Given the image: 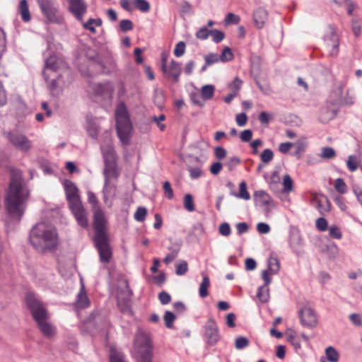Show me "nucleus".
Masks as SVG:
<instances>
[{
	"label": "nucleus",
	"instance_id": "obj_44",
	"mask_svg": "<svg viewBox=\"0 0 362 362\" xmlns=\"http://www.w3.org/2000/svg\"><path fill=\"white\" fill-rule=\"evenodd\" d=\"M240 198H242L245 200H248L250 198V194L247 190V185L245 182H242L240 184V191L238 194H235Z\"/></svg>",
	"mask_w": 362,
	"mask_h": 362
},
{
	"label": "nucleus",
	"instance_id": "obj_58",
	"mask_svg": "<svg viewBox=\"0 0 362 362\" xmlns=\"http://www.w3.org/2000/svg\"><path fill=\"white\" fill-rule=\"evenodd\" d=\"M316 227L320 231H325L327 228V221L325 218H318L316 221Z\"/></svg>",
	"mask_w": 362,
	"mask_h": 362
},
{
	"label": "nucleus",
	"instance_id": "obj_30",
	"mask_svg": "<svg viewBox=\"0 0 362 362\" xmlns=\"http://www.w3.org/2000/svg\"><path fill=\"white\" fill-rule=\"evenodd\" d=\"M19 11L23 21L28 22L30 20V13L27 0H21L19 5Z\"/></svg>",
	"mask_w": 362,
	"mask_h": 362
},
{
	"label": "nucleus",
	"instance_id": "obj_39",
	"mask_svg": "<svg viewBox=\"0 0 362 362\" xmlns=\"http://www.w3.org/2000/svg\"><path fill=\"white\" fill-rule=\"evenodd\" d=\"M260 158L262 163H269L274 158V153L271 149L266 148L261 153Z\"/></svg>",
	"mask_w": 362,
	"mask_h": 362
},
{
	"label": "nucleus",
	"instance_id": "obj_13",
	"mask_svg": "<svg viewBox=\"0 0 362 362\" xmlns=\"http://www.w3.org/2000/svg\"><path fill=\"white\" fill-rule=\"evenodd\" d=\"M204 337L209 346H214L220 339L218 326L214 318H209L204 326Z\"/></svg>",
	"mask_w": 362,
	"mask_h": 362
},
{
	"label": "nucleus",
	"instance_id": "obj_54",
	"mask_svg": "<svg viewBox=\"0 0 362 362\" xmlns=\"http://www.w3.org/2000/svg\"><path fill=\"white\" fill-rule=\"evenodd\" d=\"M158 299L162 305H167L171 301V296L170 295L163 291L158 294Z\"/></svg>",
	"mask_w": 362,
	"mask_h": 362
},
{
	"label": "nucleus",
	"instance_id": "obj_57",
	"mask_svg": "<svg viewBox=\"0 0 362 362\" xmlns=\"http://www.w3.org/2000/svg\"><path fill=\"white\" fill-rule=\"evenodd\" d=\"M329 236L332 238L341 239L342 237L341 232L337 226H331L329 228Z\"/></svg>",
	"mask_w": 362,
	"mask_h": 362
},
{
	"label": "nucleus",
	"instance_id": "obj_9",
	"mask_svg": "<svg viewBox=\"0 0 362 362\" xmlns=\"http://www.w3.org/2000/svg\"><path fill=\"white\" fill-rule=\"evenodd\" d=\"M4 135L15 148L21 151L26 152L31 148V141L18 131L4 132Z\"/></svg>",
	"mask_w": 362,
	"mask_h": 362
},
{
	"label": "nucleus",
	"instance_id": "obj_52",
	"mask_svg": "<svg viewBox=\"0 0 362 362\" xmlns=\"http://www.w3.org/2000/svg\"><path fill=\"white\" fill-rule=\"evenodd\" d=\"M119 28L122 31L127 32L132 30L134 28L133 23L130 20H122L119 22Z\"/></svg>",
	"mask_w": 362,
	"mask_h": 362
},
{
	"label": "nucleus",
	"instance_id": "obj_64",
	"mask_svg": "<svg viewBox=\"0 0 362 362\" xmlns=\"http://www.w3.org/2000/svg\"><path fill=\"white\" fill-rule=\"evenodd\" d=\"M189 175L192 179H197L202 175V170L199 168H188Z\"/></svg>",
	"mask_w": 362,
	"mask_h": 362
},
{
	"label": "nucleus",
	"instance_id": "obj_51",
	"mask_svg": "<svg viewBox=\"0 0 362 362\" xmlns=\"http://www.w3.org/2000/svg\"><path fill=\"white\" fill-rule=\"evenodd\" d=\"M206 65H212L220 61L219 55L216 53H209L204 57Z\"/></svg>",
	"mask_w": 362,
	"mask_h": 362
},
{
	"label": "nucleus",
	"instance_id": "obj_62",
	"mask_svg": "<svg viewBox=\"0 0 362 362\" xmlns=\"http://www.w3.org/2000/svg\"><path fill=\"white\" fill-rule=\"evenodd\" d=\"M219 233L223 236H228L230 233V227L228 223H223L219 226Z\"/></svg>",
	"mask_w": 362,
	"mask_h": 362
},
{
	"label": "nucleus",
	"instance_id": "obj_18",
	"mask_svg": "<svg viewBox=\"0 0 362 362\" xmlns=\"http://www.w3.org/2000/svg\"><path fill=\"white\" fill-rule=\"evenodd\" d=\"M64 185L69 206L81 203V200L80 199L78 189L76 185L73 182L66 180L64 182Z\"/></svg>",
	"mask_w": 362,
	"mask_h": 362
},
{
	"label": "nucleus",
	"instance_id": "obj_60",
	"mask_svg": "<svg viewBox=\"0 0 362 362\" xmlns=\"http://www.w3.org/2000/svg\"><path fill=\"white\" fill-rule=\"evenodd\" d=\"M240 163V159L237 157H233L230 158L227 163H226V165L228 167V170L230 171L233 170L236 165H238Z\"/></svg>",
	"mask_w": 362,
	"mask_h": 362
},
{
	"label": "nucleus",
	"instance_id": "obj_10",
	"mask_svg": "<svg viewBox=\"0 0 362 362\" xmlns=\"http://www.w3.org/2000/svg\"><path fill=\"white\" fill-rule=\"evenodd\" d=\"M107 221L100 208H95L93 211L94 239L107 238Z\"/></svg>",
	"mask_w": 362,
	"mask_h": 362
},
{
	"label": "nucleus",
	"instance_id": "obj_47",
	"mask_svg": "<svg viewBox=\"0 0 362 362\" xmlns=\"http://www.w3.org/2000/svg\"><path fill=\"white\" fill-rule=\"evenodd\" d=\"M334 188L339 194H344L346 191V185L344 180L338 178L335 180Z\"/></svg>",
	"mask_w": 362,
	"mask_h": 362
},
{
	"label": "nucleus",
	"instance_id": "obj_59",
	"mask_svg": "<svg viewBox=\"0 0 362 362\" xmlns=\"http://www.w3.org/2000/svg\"><path fill=\"white\" fill-rule=\"evenodd\" d=\"M243 81L239 78H235L234 80L229 83L228 88L231 90H238L241 88Z\"/></svg>",
	"mask_w": 362,
	"mask_h": 362
},
{
	"label": "nucleus",
	"instance_id": "obj_56",
	"mask_svg": "<svg viewBox=\"0 0 362 362\" xmlns=\"http://www.w3.org/2000/svg\"><path fill=\"white\" fill-rule=\"evenodd\" d=\"M88 201L90 204L93 205V211H94L95 208H100L98 206L97 197L93 192L89 191L88 192Z\"/></svg>",
	"mask_w": 362,
	"mask_h": 362
},
{
	"label": "nucleus",
	"instance_id": "obj_46",
	"mask_svg": "<svg viewBox=\"0 0 362 362\" xmlns=\"http://www.w3.org/2000/svg\"><path fill=\"white\" fill-rule=\"evenodd\" d=\"M135 7L142 12H148L150 10V4L146 0H135Z\"/></svg>",
	"mask_w": 362,
	"mask_h": 362
},
{
	"label": "nucleus",
	"instance_id": "obj_34",
	"mask_svg": "<svg viewBox=\"0 0 362 362\" xmlns=\"http://www.w3.org/2000/svg\"><path fill=\"white\" fill-rule=\"evenodd\" d=\"M76 304L78 308H84L88 306L89 300L86 293L83 291H81L78 294Z\"/></svg>",
	"mask_w": 362,
	"mask_h": 362
},
{
	"label": "nucleus",
	"instance_id": "obj_20",
	"mask_svg": "<svg viewBox=\"0 0 362 362\" xmlns=\"http://www.w3.org/2000/svg\"><path fill=\"white\" fill-rule=\"evenodd\" d=\"M312 205L315 207L320 214L325 215L329 212L331 204L327 197L323 194H315L312 200Z\"/></svg>",
	"mask_w": 362,
	"mask_h": 362
},
{
	"label": "nucleus",
	"instance_id": "obj_37",
	"mask_svg": "<svg viewBox=\"0 0 362 362\" xmlns=\"http://www.w3.org/2000/svg\"><path fill=\"white\" fill-rule=\"evenodd\" d=\"M283 191L284 192H289L293 189V182L289 175L286 174L284 176L283 179Z\"/></svg>",
	"mask_w": 362,
	"mask_h": 362
},
{
	"label": "nucleus",
	"instance_id": "obj_28",
	"mask_svg": "<svg viewBox=\"0 0 362 362\" xmlns=\"http://www.w3.org/2000/svg\"><path fill=\"white\" fill-rule=\"evenodd\" d=\"M267 263L268 269L264 271H268L269 276L270 275L276 274L280 269V263L275 252H272L270 253Z\"/></svg>",
	"mask_w": 362,
	"mask_h": 362
},
{
	"label": "nucleus",
	"instance_id": "obj_11",
	"mask_svg": "<svg viewBox=\"0 0 362 362\" xmlns=\"http://www.w3.org/2000/svg\"><path fill=\"white\" fill-rule=\"evenodd\" d=\"M103 175L105 177L103 194L104 197L106 198L112 192V189L115 188V185H110V180H117L119 176L117 163L105 165Z\"/></svg>",
	"mask_w": 362,
	"mask_h": 362
},
{
	"label": "nucleus",
	"instance_id": "obj_45",
	"mask_svg": "<svg viewBox=\"0 0 362 362\" xmlns=\"http://www.w3.org/2000/svg\"><path fill=\"white\" fill-rule=\"evenodd\" d=\"M188 271V264L185 260L181 261L180 263L176 264L175 273L177 275L182 276Z\"/></svg>",
	"mask_w": 362,
	"mask_h": 362
},
{
	"label": "nucleus",
	"instance_id": "obj_31",
	"mask_svg": "<svg viewBox=\"0 0 362 362\" xmlns=\"http://www.w3.org/2000/svg\"><path fill=\"white\" fill-rule=\"evenodd\" d=\"M325 355L329 362H338L339 354L333 346H328L325 349Z\"/></svg>",
	"mask_w": 362,
	"mask_h": 362
},
{
	"label": "nucleus",
	"instance_id": "obj_3",
	"mask_svg": "<svg viewBox=\"0 0 362 362\" xmlns=\"http://www.w3.org/2000/svg\"><path fill=\"white\" fill-rule=\"evenodd\" d=\"M25 302L42 334L47 338L52 337L55 329L48 322V311L43 303L33 293H26Z\"/></svg>",
	"mask_w": 362,
	"mask_h": 362
},
{
	"label": "nucleus",
	"instance_id": "obj_16",
	"mask_svg": "<svg viewBox=\"0 0 362 362\" xmlns=\"http://www.w3.org/2000/svg\"><path fill=\"white\" fill-rule=\"evenodd\" d=\"M69 208L77 223L83 228H88L89 226L88 212L83 207L82 202L69 206Z\"/></svg>",
	"mask_w": 362,
	"mask_h": 362
},
{
	"label": "nucleus",
	"instance_id": "obj_15",
	"mask_svg": "<svg viewBox=\"0 0 362 362\" xmlns=\"http://www.w3.org/2000/svg\"><path fill=\"white\" fill-rule=\"evenodd\" d=\"M68 10L79 22H83V16L87 13L88 6L85 0H66Z\"/></svg>",
	"mask_w": 362,
	"mask_h": 362
},
{
	"label": "nucleus",
	"instance_id": "obj_61",
	"mask_svg": "<svg viewBox=\"0 0 362 362\" xmlns=\"http://www.w3.org/2000/svg\"><path fill=\"white\" fill-rule=\"evenodd\" d=\"M349 319L354 325L357 327L362 326V319L359 314L352 313L349 315Z\"/></svg>",
	"mask_w": 362,
	"mask_h": 362
},
{
	"label": "nucleus",
	"instance_id": "obj_63",
	"mask_svg": "<svg viewBox=\"0 0 362 362\" xmlns=\"http://www.w3.org/2000/svg\"><path fill=\"white\" fill-rule=\"evenodd\" d=\"M252 137V132L250 129H245L240 133V138L243 142H248Z\"/></svg>",
	"mask_w": 362,
	"mask_h": 362
},
{
	"label": "nucleus",
	"instance_id": "obj_1",
	"mask_svg": "<svg viewBox=\"0 0 362 362\" xmlns=\"http://www.w3.org/2000/svg\"><path fill=\"white\" fill-rule=\"evenodd\" d=\"M10 182L6 193L5 205L8 214L19 221L26 208L30 191L24 182L22 172L13 167L9 168Z\"/></svg>",
	"mask_w": 362,
	"mask_h": 362
},
{
	"label": "nucleus",
	"instance_id": "obj_36",
	"mask_svg": "<svg viewBox=\"0 0 362 362\" xmlns=\"http://www.w3.org/2000/svg\"><path fill=\"white\" fill-rule=\"evenodd\" d=\"M176 319L175 315L171 311H165L163 316V320L165 322V325L168 328H172L173 326V322Z\"/></svg>",
	"mask_w": 362,
	"mask_h": 362
},
{
	"label": "nucleus",
	"instance_id": "obj_5",
	"mask_svg": "<svg viewBox=\"0 0 362 362\" xmlns=\"http://www.w3.org/2000/svg\"><path fill=\"white\" fill-rule=\"evenodd\" d=\"M115 115L117 136L123 145H128L130 141L132 124L124 103L121 102L117 105Z\"/></svg>",
	"mask_w": 362,
	"mask_h": 362
},
{
	"label": "nucleus",
	"instance_id": "obj_38",
	"mask_svg": "<svg viewBox=\"0 0 362 362\" xmlns=\"http://www.w3.org/2000/svg\"><path fill=\"white\" fill-rule=\"evenodd\" d=\"M184 207L185 209L188 211H193L195 209L194 202H193V197L189 194H187L184 197Z\"/></svg>",
	"mask_w": 362,
	"mask_h": 362
},
{
	"label": "nucleus",
	"instance_id": "obj_22",
	"mask_svg": "<svg viewBox=\"0 0 362 362\" xmlns=\"http://www.w3.org/2000/svg\"><path fill=\"white\" fill-rule=\"evenodd\" d=\"M163 73L165 78L177 81L181 74L180 64L175 60H172L169 67L167 66L166 71Z\"/></svg>",
	"mask_w": 362,
	"mask_h": 362
},
{
	"label": "nucleus",
	"instance_id": "obj_40",
	"mask_svg": "<svg viewBox=\"0 0 362 362\" xmlns=\"http://www.w3.org/2000/svg\"><path fill=\"white\" fill-rule=\"evenodd\" d=\"M210 35L212 37V40L216 43L221 42L225 38L224 33L217 29L211 30Z\"/></svg>",
	"mask_w": 362,
	"mask_h": 362
},
{
	"label": "nucleus",
	"instance_id": "obj_32",
	"mask_svg": "<svg viewBox=\"0 0 362 362\" xmlns=\"http://www.w3.org/2000/svg\"><path fill=\"white\" fill-rule=\"evenodd\" d=\"M209 278L207 276H204L199 289V293L201 298H206L209 295L208 288H209Z\"/></svg>",
	"mask_w": 362,
	"mask_h": 362
},
{
	"label": "nucleus",
	"instance_id": "obj_21",
	"mask_svg": "<svg viewBox=\"0 0 362 362\" xmlns=\"http://www.w3.org/2000/svg\"><path fill=\"white\" fill-rule=\"evenodd\" d=\"M262 278L264 281V284L258 288L257 296L262 303H265L269 299L268 286L272 282V279L269 276L268 271H262Z\"/></svg>",
	"mask_w": 362,
	"mask_h": 362
},
{
	"label": "nucleus",
	"instance_id": "obj_43",
	"mask_svg": "<svg viewBox=\"0 0 362 362\" xmlns=\"http://www.w3.org/2000/svg\"><path fill=\"white\" fill-rule=\"evenodd\" d=\"M250 344V341L247 338L245 337H238L235 339V347L237 349H243L247 347Z\"/></svg>",
	"mask_w": 362,
	"mask_h": 362
},
{
	"label": "nucleus",
	"instance_id": "obj_48",
	"mask_svg": "<svg viewBox=\"0 0 362 362\" xmlns=\"http://www.w3.org/2000/svg\"><path fill=\"white\" fill-rule=\"evenodd\" d=\"M185 43L182 41H180L178 43H177L173 51L174 55L177 57L182 56L185 54Z\"/></svg>",
	"mask_w": 362,
	"mask_h": 362
},
{
	"label": "nucleus",
	"instance_id": "obj_7",
	"mask_svg": "<svg viewBox=\"0 0 362 362\" xmlns=\"http://www.w3.org/2000/svg\"><path fill=\"white\" fill-rule=\"evenodd\" d=\"M129 282L126 279L120 280L117 286L116 298L117 305L123 314L132 315V296Z\"/></svg>",
	"mask_w": 362,
	"mask_h": 362
},
{
	"label": "nucleus",
	"instance_id": "obj_26",
	"mask_svg": "<svg viewBox=\"0 0 362 362\" xmlns=\"http://www.w3.org/2000/svg\"><path fill=\"white\" fill-rule=\"evenodd\" d=\"M214 92H191L192 102L198 106H203L205 101L213 98Z\"/></svg>",
	"mask_w": 362,
	"mask_h": 362
},
{
	"label": "nucleus",
	"instance_id": "obj_24",
	"mask_svg": "<svg viewBox=\"0 0 362 362\" xmlns=\"http://www.w3.org/2000/svg\"><path fill=\"white\" fill-rule=\"evenodd\" d=\"M255 203L260 206H274L271 197L265 191H255L253 194Z\"/></svg>",
	"mask_w": 362,
	"mask_h": 362
},
{
	"label": "nucleus",
	"instance_id": "obj_23",
	"mask_svg": "<svg viewBox=\"0 0 362 362\" xmlns=\"http://www.w3.org/2000/svg\"><path fill=\"white\" fill-rule=\"evenodd\" d=\"M105 165L117 163V157L114 147L111 144L101 146Z\"/></svg>",
	"mask_w": 362,
	"mask_h": 362
},
{
	"label": "nucleus",
	"instance_id": "obj_29",
	"mask_svg": "<svg viewBox=\"0 0 362 362\" xmlns=\"http://www.w3.org/2000/svg\"><path fill=\"white\" fill-rule=\"evenodd\" d=\"M83 29L88 30L92 34L97 33L96 27H100L103 24V21L98 18H89L86 22H81Z\"/></svg>",
	"mask_w": 362,
	"mask_h": 362
},
{
	"label": "nucleus",
	"instance_id": "obj_6",
	"mask_svg": "<svg viewBox=\"0 0 362 362\" xmlns=\"http://www.w3.org/2000/svg\"><path fill=\"white\" fill-rule=\"evenodd\" d=\"M134 345L137 362H152L153 345L148 334L138 329L134 337Z\"/></svg>",
	"mask_w": 362,
	"mask_h": 362
},
{
	"label": "nucleus",
	"instance_id": "obj_55",
	"mask_svg": "<svg viewBox=\"0 0 362 362\" xmlns=\"http://www.w3.org/2000/svg\"><path fill=\"white\" fill-rule=\"evenodd\" d=\"M163 190L164 194L168 199H171L173 198V190L171 187L170 183L168 181H165L163 183Z\"/></svg>",
	"mask_w": 362,
	"mask_h": 362
},
{
	"label": "nucleus",
	"instance_id": "obj_4",
	"mask_svg": "<svg viewBox=\"0 0 362 362\" xmlns=\"http://www.w3.org/2000/svg\"><path fill=\"white\" fill-rule=\"evenodd\" d=\"M61 63H62V62H59V59L55 55L50 56L46 60L43 76L48 85V88L50 89L63 88V86H60V83H62L63 86L65 85V82L62 81V78L66 77L70 79L71 78L70 71L66 69L63 74L57 78V80H56L57 77V71L60 68L59 64ZM69 82H70V80H69Z\"/></svg>",
	"mask_w": 362,
	"mask_h": 362
},
{
	"label": "nucleus",
	"instance_id": "obj_17",
	"mask_svg": "<svg viewBox=\"0 0 362 362\" xmlns=\"http://www.w3.org/2000/svg\"><path fill=\"white\" fill-rule=\"evenodd\" d=\"M301 324L307 327H315L317 324V319L314 309L304 307L299 312Z\"/></svg>",
	"mask_w": 362,
	"mask_h": 362
},
{
	"label": "nucleus",
	"instance_id": "obj_19",
	"mask_svg": "<svg viewBox=\"0 0 362 362\" xmlns=\"http://www.w3.org/2000/svg\"><path fill=\"white\" fill-rule=\"evenodd\" d=\"M327 103L336 106L351 105L353 103V99L349 96L348 92H330Z\"/></svg>",
	"mask_w": 362,
	"mask_h": 362
},
{
	"label": "nucleus",
	"instance_id": "obj_35",
	"mask_svg": "<svg viewBox=\"0 0 362 362\" xmlns=\"http://www.w3.org/2000/svg\"><path fill=\"white\" fill-rule=\"evenodd\" d=\"M234 57L233 53L231 50V49L228 47H225L221 55L219 56L220 61L223 62H226L231 61Z\"/></svg>",
	"mask_w": 362,
	"mask_h": 362
},
{
	"label": "nucleus",
	"instance_id": "obj_49",
	"mask_svg": "<svg viewBox=\"0 0 362 362\" xmlns=\"http://www.w3.org/2000/svg\"><path fill=\"white\" fill-rule=\"evenodd\" d=\"M210 30L206 27L201 28L197 31L196 37L202 40H206L210 35Z\"/></svg>",
	"mask_w": 362,
	"mask_h": 362
},
{
	"label": "nucleus",
	"instance_id": "obj_50",
	"mask_svg": "<svg viewBox=\"0 0 362 362\" xmlns=\"http://www.w3.org/2000/svg\"><path fill=\"white\" fill-rule=\"evenodd\" d=\"M6 49V37L4 30L0 28V58Z\"/></svg>",
	"mask_w": 362,
	"mask_h": 362
},
{
	"label": "nucleus",
	"instance_id": "obj_42",
	"mask_svg": "<svg viewBox=\"0 0 362 362\" xmlns=\"http://www.w3.org/2000/svg\"><path fill=\"white\" fill-rule=\"evenodd\" d=\"M240 22V18L233 13H228L225 18V23L226 25H237Z\"/></svg>",
	"mask_w": 362,
	"mask_h": 362
},
{
	"label": "nucleus",
	"instance_id": "obj_33",
	"mask_svg": "<svg viewBox=\"0 0 362 362\" xmlns=\"http://www.w3.org/2000/svg\"><path fill=\"white\" fill-rule=\"evenodd\" d=\"M320 156L324 159H332L336 156V151L332 147H323Z\"/></svg>",
	"mask_w": 362,
	"mask_h": 362
},
{
	"label": "nucleus",
	"instance_id": "obj_14",
	"mask_svg": "<svg viewBox=\"0 0 362 362\" xmlns=\"http://www.w3.org/2000/svg\"><path fill=\"white\" fill-rule=\"evenodd\" d=\"M94 243L98 251L100 262L108 263L112 257V250L109 243V237L94 239Z\"/></svg>",
	"mask_w": 362,
	"mask_h": 362
},
{
	"label": "nucleus",
	"instance_id": "obj_53",
	"mask_svg": "<svg viewBox=\"0 0 362 362\" xmlns=\"http://www.w3.org/2000/svg\"><path fill=\"white\" fill-rule=\"evenodd\" d=\"M347 168L351 172L355 171L357 168L356 158L354 156H349L346 162Z\"/></svg>",
	"mask_w": 362,
	"mask_h": 362
},
{
	"label": "nucleus",
	"instance_id": "obj_27",
	"mask_svg": "<svg viewBox=\"0 0 362 362\" xmlns=\"http://www.w3.org/2000/svg\"><path fill=\"white\" fill-rule=\"evenodd\" d=\"M182 244L178 242L172 243L168 247L170 251L163 259V262L166 264L171 263L178 255L181 250Z\"/></svg>",
	"mask_w": 362,
	"mask_h": 362
},
{
	"label": "nucleus",
	"instance_id": "obj_12",
	"mask_svg": "<svg viewBox=\"0 0 362 362\" xmlns=\"http://www.w3.org/2000/svg\"><path fill=\"white\" fill-rule=\"evenodd\" d=\"M40 8L46 18L53 23L60 21L62 17L53 0H37Z\"/></svg>",
	"mask_w": 362,
	"mask_h": 362
},
{
	"label": "nucleus",
	"instance_id": "obj_41",
	"mask_svg": "<svg viewBox=\"0 0 362 362\" xmlns=\"http://www.w3.org/2000/svg\"><path fill=\"white\" fill-rule=\"evenodd\" d=\"M146 215L147 209L145 207L139 206L134 214V218L139 222H143L146 219Z\"/></svg>",
	"mask_w": 362,
	"mask_h": 362
},
{
	"label": "nucleus",
	"instance_id": "obj_8",
	"mask_svg": "<svg viewBox=\"0 0 362 362\" xmlns=\"http://www.w3.org/2000/svg\"><path fill=\"white\" fill-rule=\"evenodd\" d=\"M324 42L329 56L337 57L339 52V37L333 26L329 25L327 27Z\"/></svg>",
	"mask_w": 362,
	"mask_h": 362
},
{
	"label": "nucleus",
	"instance_id": "obj_2",
	"mask_svg": "<svg viewBox=\"0 0 362 362\" xmlns=\"http://www.w3.org/2000/svg\"><path fill=\"white\" fill-rule=\"evenodd\" d=\"M30 242L39 252L53 251L59 243L57 230L44 222L38 223L30 230Z\"/></svg>",
	"mask_w": 362,
	"mask_h": 362
},
{
	"label": "nucleus",
	"instance_id": "obj_25",
	"mask_svg": "<svg viewBox=\"0 0 362 362\" xmlns=\"http://www.w3.org/2000/svg\"><path fill=\"white\" fill-rule=\"evenodd\" d=\"M268 19V12L263 8H257L253 13V21L255 26L261 29L262 28Z\"/></svg>",
	"mask_w": 362,
	"mask_h": 362
}]
</instances>
